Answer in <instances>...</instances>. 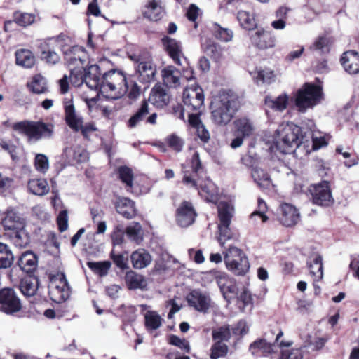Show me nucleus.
Returning <instances> with one entry per match:
<instances>
[{
    "instance_id": "10",
    "label": "nucleus",
    "mask_w": 359,
    "mask_h": 359,
    "mask_svg": "<svg viewBox=\"0 0 359 359\" xmlns=\"http://www.w3.org/2000/svg\"><path fill=\"white\" fill-rule=\"evenodd\" d=\"M308 191L311 196L314 204L328 206L333 202L331 190L327 181H322L318 184L310 185Z\"/></svg>"
},
{
    "instance_id": "59",
    "label": "nucleus",
    "mask_w": 359,
    "mask_h": 359,
    "mask_svg": "<svg viewBox=\"0 0 359 359\" xmlns=\"http://www.w3.org/2000/svg\"><path fill=\"white\" fill-rule=\"evenodd\" d=\"M168 145L175 150L176 151H180L183 147L182 140L175 135H171L166 139Z\"/></svg>"
},
{
    "instance_id": "38",
    "label": "nucleus",
    "mask_w": 359,
    "mask_h": 359,
    "mask_svg": "<svg viewBox=\"0 0 359 359\" xmlns=\"http://www.w3.org/2000/svg\"><path fill=\"white\" fill-rule=\"evenodd\" d=\"M237 19L240 25L248 30H252L256 27V21L253 15H250L249 12L240 10L237 13Z\"/></svg>"
},
{
    "instance_id": "23",
    "label": "nucleus",
    "mask_w": 359,
    "mask_h": 359,
    "mask_svg": "<svg viewBox=\"0 0 359 359\" xmlns=\"http://www.w3.org/2000/svg\"><path fill=\"white\" fill-rule=\"evenodd\" d=\"M341 65L346 72L351 74L359 72V54L354 50L346 51L341 58Z\"/></svg>"
},
{
    "instance_id": "3",
    "label": "nucleus",
    "mask_w": 359,
    "mask_h": 359,
    "mask_svg": "<svg viewBox=\"0 0 359 359\" xmlns=\"http://www.w3.org/2000/svg\"><path fill=\"white\" fill-rule=\"evenodd\" d=\"M276 133L274 144L276 149L283 154L288 153L290 148L298 147L306 137L302 134V128L292 123L281 124Z\"/></svg>"
},
{
    "instance_id": "45",
    "label": "nucleus",
    "mask_w": 359,
    "mask_h": 359,
    "mask_svg": "<svg viewBox=\"0 0 359 359\" xmlns=\"http://www.w3.org/2000/svg\"><path fill=\"white\" fill-rule=\"evenodd\" d=\"M205 53L215 61H219L224 57L222 48L215 43H210L204 48Z\"/></svg>"
},
{
    "instance_id": "32",
    "label": "nucleus",
    "mask_w": 359,
    "mask_h": 359,
    "mask_svg": "<svg viewBox=\"0 0 359 359\" xmlns=\"http://www.w3.org/2000/svg\"><path fill=\"white\" fill-rule=\"evenodd\" d=\"M28 89L36 94H42L48 92L46 79L41 74L34 75L30 82L27 83Z\"/></svg>"
},
{
    "instance_id": "14",
    "label": "nucleus",
    "mask_w": 359,
    "mask_h": 359,
    "mask_svg": "<svg viewBox=\"0 0 359 359\" xmlns=\"http://www.w3.org/2000/svg\"><path fill=\"white\" fill-rule=\"evenodd\" d=\"M251 43L259 50L272 48L276 46V37L270 32L258 29L250 34Z\"/></svg>"
},
{
    "instance_id": "9",
    "label": "nucleus",
    "mask_w": 359,
    "mask_h": 359,
    "mask_svg": "<svg viewBox=\"0 0 359 359\" xmlns=\"http://www.w3.org/2000/svg\"><path fill=\"white\" fill-rule=\"evenodd\" d=\"M233 128L235 137L230 144L233 149L240 147L243 143V140L249 137L255 131L253 122L247 117L237 118L233 121Z\"/></svg>"
},
{
    "instance_id": "53",
    "label": "nucleus",
    "mask_w": 359,
    "mask_h": 359,
    "mask_svg": "<svg viewBox=\"0 0 359 359\" xmlns=\"http://www.w3.org/2000/svg\"><path fill=\"white\" fill-rule=\"evenodd\" d=\"M274 345H272L266 341V340H259L255 341L250 345V349H257V351H260L262 353H271L273 350Z\"/></svg>"
},
{
    "instance_id": "33",
    "label": "nucleus",
    "mask_w": 359,
    "mask_h": 359,
    "mask_svg": "<svg viewBox=\"0 0 359 359\" xmlns=\"http://www.w3.org/2000/svg\"><path fill=\"white\" fill-rule=\"evenodd\" d=\"M28 189L37 196H44L49 191V186L44 179H33L28 182Z\"/></svg>"
},
{
    "instance_id": "25",
    "label": "nucleus",
    "mask_w": 359,
    "mask_h": 359,
    "mask_svg": "<svg viewBox=\"0 0 359 359\" xmlns=\"http://www.w3.org/2000/svg\"><path fill=\"white\" fill-rule=\"evenodd\" d=\"M149 101L157 107H163L169 102V95L161 84H156L152 88Z\"/></svg>"
},
{
    "instance_id": "62",
    "label": "nucleus",
    "mask_w": 359,
    "mask_h": 359,
    "mask_svg": "<svg viewBox=\"0 0 359 359\" xmlns=\"http://www.w3.org/2000/svg\"><path fill=\"white\" fill-rule=\"evenodd\" d=\"M197 173L193 172L191 175L184 174L182 182L188 187L198 189L199 184L198 180H196Z\"/></svg>"
},
{
    "instance_id": "11",
    "label": "nucleus",
    "mask_w": 359,
    "mask_h": 359,
    "mask_svg": "<svg viewBox=\"0 0 359 359\" xmlns=\"http://www.w3.org/2000/svg\"><path fill=\"white\" fill-rule=\"evenodd\" d=\"M21 309V302L13 289L4 287L0 290V311L13 314Z\"/></svg>"
},
{
    "instance_id": "55",
    "label": "nucleus",
    "mask_w": 359,
    "mask_h": 359,
    "mask_svg": "<svg viewBox=\"0 0 359 359\" xmlns=\"http://www.w3.org/2000/svg\"><path fill=\"white\" fill-rule=\"evenodd\" d=\"M267 209L266 203L261 198L258 199V210L253 212L250 217V219L256 220V216L260 215V219L262 222H265L268 220V217L265 215V212Z\"/></svg>"
},
{
    "instance_id": "13",
    "label": "nucleus",
    "mask_w": 359,
    "mask_h": 359,
    "mask_svg": "<svg viewBox=\"0 0 359 359\" xmlns=\"http://www.w3.org/2000/svg\"><path fill=\"white\" fill-rule=\"evenodd\" d=\"M130 59L135 62V76L141 83H149L156 74V69L150 60H144L138 56H130Z\"/></svg>"
},
{
    "instance_id": "15",
    "label": "nucleus",
    "mask_w": 359,
    "mask_h": 359,
    "mask_svg": "<svg viewBox=\"0 0 359 359\" xmlns=\"http://www.w3.org/2000/svg\"><path fill=\"white\" fill-rule=\"evenodd\" d=\"M197 214L192 204L188 201L182 202L177 209L176 221L177 224L187 228L195 222Z\"/></svg>"
},
{
    "instance_id": "41",
    "label": "nucleus",
    "mask_w": 359,
    "mask_h": 359,
    "mask_svg": "<svg viewBox=\"0 0 359 359\" xmlns=\"http://www.w3.org/2000/svg\"><path fill=\"white\" fill-rule=\"evenodd\" d=\"M39 287V280L34 274L24 276V295L31 297L35 294Z\"/></svg>"
},
{
    "instance_id": "12",
    "label": "nucleus",
    "mask_w": 359,
    "mask_h": 359,
    "mask_svg": "<svg viewBox=\"0 0 359 359\" xmlns=\"http://www.w3.org/2000/svg\"><path fill=\"white\" fill-rule=\"evenodd\" d=\"M183 102L188 110H200L204 103L203 89L198 85L186 88L183 93Z\"/></svg>"
},
{
    "instance_id": "40",
    "label": "nucleus",
    "mask_w": 359,
    "mask_h": 359,
    "mask_svg": "<svg viewBox=\"0 0 359 359\" xmlns=\"http://www.w3.org/2000/svg\"><path fill=\"white\" fill-rule=\"evenodd\" d=\"M330 39L325 36L317 37L313 43L310 46L309 50L319 52L320 54L328 53L330 51Z\"/></svg>"
},
{
    "instance_id": "17",
    "label": "nucleus",
    "mask_w": 359,
    "mask_h": 359,
    "mask_svg": "<svg viewBox=\"0 0 359 359\" xmlns=\"http://www.w3.org/2000/svg\"><path fill=\"white\" fill-rule=\"evenodd\" d=\"M279 220L287 227L296 225L300 219L298 210L291 204L284 203L279 208Z\"/></svg>"
},
{
    "instance_id": "60",
    "label": "nucleus",
    "mask_w": 359,
    "mask_h": 359,
    "mask_svg": "<svg viewBox=\"0 0 359 359\" xmlns=\"http://www.w3.org/2000/svg\"><path fill=\"white\" fill-rule=\"evenodd\" d=\"M111 257L113 259L115 264L121 269H126L128 268V259L124 257L122 254H115L114 251L111 252Z\"/></svg>"
},
{
    "instance_id": "30",
    "label": "nucleus",
    "mask_w": 359,
    "mask_h": 359,
    "mask_svg": "<svg viewBox=\"0 0 359 359\" xmlns=\"http://www.w3.org/2000/svg\"><path fill=\"white\" fill-rule=\"evenodd\" d=\"M198 190L199 194L208 201H214L218 194L216 185L209 179L200 182Z\"/></svg>"
},
{
    "instance_id": "8",
    "label": "nucleus",
    "mask_w": 359,
    "mask_h": 359,
    "mask_svg": "<svg viewBox=\"0 0 359 359\" xmlns=\"http://www.w3.org/2000/svg\"><path fill=\"white\" fill-rule=\"evenodd\" d=\"M48 288L50 299L56 303H62L69 297V287L63 273L51 277Z\"/></svg>"
},
{
    "instance_id": "19",
    "label": "nucleus",
    "mask_w": 359,
    "mask_h": 359,
    "mask_svg": "<svg viewBox=\"0 0 359 359\" xmlns=\"http://www.w3.org/2000/svg\"><path fill=\"white\" fill-rule=\"evenodd\" d=\"M117 212L126 219H132L137 215L135 202L126 197H118L114 203Z\"/></svg>"
},
{
    "instance_id": "1",
    "label": "nucleus",
    "mask_w": 359,
    "mask_h": 359,
    "mask_svg": "<svg viewBox=\"0 0 359 359\" xmlns=\"http://www.w3.org/2000/svg\"><path fill=\"white\" fill-rule=\"evenodd\" d=\"M86 86L110 99H118L126 93V76L121 72L111 70L102 75L98 65L89 66L85 71Z\"/></svg>"
},
{
    "instance_id": "58",
    "label": "nucleus",
    "mask_w": 359,
    "mask_h": 359,
    "mask_svg": "<svg viewBox=\"0 0 359 359\" xmlns=\"http://www.w3.org/2000/svg\"><path fill=\"white\" fill-rule=\"evenodd\" d=\"M212 337L215 340L218 341H227L231 337V332L228 326L219 327L212 333Z\"/></svg>"
},
{
    "instance_id": "49",
    "label": "nucleus",
    "mask_w": 359,
    "mask_h": 359,
    "mask_svg": "<svg viewBox=\"0 0 359 359\" xmlns=\"http://www.w3.org/2000/svg\"><path fill=\"white\" fill-rule=\"evenodd\" d=\"M290 344H284L283 341L280 343V346L288 347ZM280 359H302L301 351L297 348H285L281 352Z\"/></svg>"
},
{
    "instance_id": "2",
    "label": "nucleus",
    "mask_w": 359,
    "mask_h": 359,
    "mask_svg": "<svg viewBox=\"0 0 359 359\" xmlns=\"http://www.w3.org/2000/svg\"><path fill=\"white\" fill-rule=\"evenodd\" d=\"M239 108L238 96L232 92H220L212 98L210 104L211 118L217 125L226 126Z\"/></svg>"
},
{
    "instance_id": "34",
    "label": "nucleus",
    "mask_w": 359,
    "mask_h": 359,
    "mask_svg": "<svg viewBox=\"0 0 359 359\" xmlns=\"http://www.w3.org/2000/svg\"><path fill=\"white\" fill-rule=\"evenodd\" d=\"M145 15L153 21L161 19L163 15V10L161 6L160 0H150L147 6Z\"/></svg>"
},
{
    "instance_id": "36",
    "label": "nucleus",
    "mask_w": 359,
    "mask_h": 359,
    "mask_svg": "<svg viewBox=\"0 0 359 359\" xmlns=\"http://www.w3.org/2000/svg\"><path fill=\"white\" fill-rule=\"evenodd\" d=\"M145 326L148 330H156L162 325L163 318L154 311H148L144 314Z\"/></svg>"
},
{
    "instance_id": "56",
    "label": "nucleus",
    "mask_w": 359,
    "mask_h": 359,
    "mask_svg": "<svg viewBox=\"0 0 359 359\" xmlns=\"http://www.w3.org/2000/svg\"><path fill=\"white\" fill-rule=\"evenodd\" d=\"M16 24L18 26H22V13L20 11H16L13 14V20H6L4 22V29L5 32H11L13 25Z\"/></svg>"
},
{
    "instance_id": "16",
    "label": "nucleus",
    "mask_w": 359,
    "mask_h": 359,
    "mask_svg": "<svg viewBox=\"0 0 359 359\" xmlns=\"http://www.w3.org/2000/svg\"><path fill=\"white\" fill-rule=\"evenodd\" d=\"M189 304L198 311L206 313L211 306V299L207 292L199 290H192L187 297Z\"/></svg>"
},
{
    "instance_id": "61",
    "label": "nucleus",
    "mask_w": 359,
    "mask_h": 359,
    "mask_svg": "<svg viewBox=\"0 0 359 359\" xmlns=\"http://www.w3.org/2000/svg\"><path fill=\"white\" fill-rule=\"evenodd\" d=\"M170 344L180 348L187 352L189 351L190 347L188 341L185 339H180L176 335L170 336Z\"/></svg>"
},
{
    "instance_id": "28",
    "label": "nucleus",
    "mask_w": 359,
    "mask_h": 359,
    "mask_svg": "<svg viewBox=\"0 0 359 359\" xmlns=\"http://www.w3.org/2000/svg\"><path fill=\"white\" fill-rule=\"evenodd\" d=\"M65 59L69 66L79 67L83 65L85 53L81 47L73 46L69 51L65 52Z\"/></svg>"
},
{
    "instance_id": "51",
    "label": "nucleus",
    "mask_w": 359,
    "mask_h": 359,
    "mask_svg": "<svg viewBox=\"0 0 359 359\" xmlns=\"http://www.w3.org/2000/svg\"><path fill=\"white\" fill-rule=\"evenodd\" d=\"M69 41V38L66 34L61 33L57 36L48 39L46 44L49 48L55 46L63 48Z\"/></svg>"
},
{
    "instance_id": "20",
    "label": "nucleus",
    "mask_w": 359,
    "mask_h": 359,
    "mask_svg": "<svg viewBox=\"0 0 359 359\" xmlns=\"http://www.w3.org/2000/svg\"><path fill=\"white\" fill-rule=\"evenodd\" d=\"M163 44L172 60L182 65L181 58L184 57L180 42L168 36L162 39Z\"/></svg>"
},
{
    "instance_id": "52",
    "label": "nucleus",
    "mask_w": 359,
    "mask_h": 359,
    "mask_svg": "<svg viewBox=\"0 0 359 359\" xmlns=\"http://www.w3.org/2000/svg\"><path fill=\"white\" fill-rule=\"evenodd\" d=\"M274 72L269 69H265L257 72L255 80L257 83L261 81L262 83H270L274 81Z\"/></svg>"
},
{
    "instance_id": "57",
    "label": "nucleus",
    "mask_w": 359,
    "mask_h": 359,
    "mask_svg": "<svg viewBox=\"0 0 359 359\" xmlns=\"http://www.w3.org/2000/svg\"><path fill=\"white\" fill-rule=\"evenodd\" d=\"M127 83L128 96L130 100H135L140 94V87L137 85L136 81L129 80L128 81L126 79Z\"/></svg>"
},
{
    "instance_id": "27",
    "label": "nucleus",
    "mask_w": 359,
    "mask_h": 359,
    "mask_svg": "<svg viewBox=\"0 0 359 359\" xmlns=\"http://www.w3.org/2000/svg\"><path fill=\"white\" fill-rule=\"evenodd\" d=\"M289 97L286 94H281L276 97L268 95L264 99V103L267 108L277 111H284L288 104Z\"/></svg>"
},
{
    "instance_id": "29",
    "label": "nucleus",
    "mask_w": 359,
    "mask_h": 359,
    "mask_svg": "<svg viewBox=\"0 0 359 359\" xmlns=\"http://www.w3.org/2000/svg\"><path fill=\"white\" fill-rule=\"evenodd\" d=\"M21 218L13 210H8L5 217L2 220V224L6 229L8 230H22ZM20 231H16V236L20 238Z\"/></svg>"
},
{
    "instance_id": "44",
    "label": "nucleus",
    "mask_w": 359,
    "mask_h": 359,
    "mask_svg": "<svg viewBox=\"0 0 359 359\" xmlns=\"http://www.w3.org/2000/svg\"><path fill=\"white\" fill-rule=\"evenodd\" d=\"M119 178L126 184L128 191L133 186V173L130 168L126 166H121L118 168Z\"/></svg>"
},
{
    "instance_id": "22",
    "label": "nucleus",
    "mask_w": 359,
    "mask_h": 359,
    "mask_svg": "<svg viewBox=\"0 0 359 359\" xmlns=\"http://www.w3.org/2000/svg\"><path fill=\"white\" fill-rule=\"evenodd\" d=\"M132 266L135 269H143L149 266L152 262V256L144 248H139L130 255Z\"/></svg>"
},
{
    "instance_id": "42",
    "label": "nucleus",
    "mask_w": 359,
    "mask_h": 359,
    "mask_svg": "<svg viewBox=\"0 0 359 359\" xmlns=\"http://www.w3.org/2000/svg\"><path fill=\"white\" fill-rule=\"evenodd\" d=\"M13 262V255L7 245L0 243V269L10 267Z\"/></svg>"
},
{
    "instance_id": "18",
    "label": "nucleus",
    "mask_w": 359,
    "mask_h": 359,
    "mask_svg": "<svg viewBox=\"0 0 359 359\" xmlns=\"http://www.w3.org/2000/svg\"><path fill=\"white\" fill-rule=\"evenodd\" d=\"M65 120L67 126L74 131H79L83 118L76 113L72 100L65 99L64 100Z\"/></svg>"
},
{
    "instance_id": "48",
    "label": "nucleus",
    "mask_w": 359,
    "mask_h": 359,
    "mask_svg": "<svg viewBox=\"0 0 359 359\" xmlns=\"http://www.w3.org/2000/svg\"><path fill=\"white\" fill-rule=\"evenodd\" d=\"M215 36L222 41H231L233 36V32L227 28H223L218 25H215L214 29Z\"/></svg>"
},
{
    "instance_id": "54",
    "label": "nucleus",
    "mask_w": 359,
    "mask_h": 359,
    "mask_svg": "<svg viewBox=\"0 0 359 359\" xmlns=\"http://www.w3.org/2000/svg\"><path fill=\"white\" fill-rule=\"evenodd\" d=\"M35 167L38 171L45 173L49 168L48 157L44 154H37L35 157Z\"/></svg>"
},
{
    "instance_id": "64",
    "label": "nucleus",
    "mask_w": 359,
    "mask_h": 359,
    "mask_svg": "<svg viewBox=\"0 0 359 359\" xmlns=\"http://www.w3.org/2000/svg\"><path fill=\"white\" fill-rule=\"evenodd\" d=\"M57 221L59 230L61 232L66 231L68 228L67 211V210L61 211L57 216Z\"/></svg>"
},
{
    "instance_id": "37",
    "label": "nucleus",
    "mask_w": 359,
    "mask_h": 359,
    "mask_svg": "<svg viewBox=\"0 0 359 359\" xmlns=\"http://www.w3.org/2000/svg\"><path fill=\"white\" fill-rule=\"evenodd\" d=\"M24 272L27 275L34 274L38 266V257L31 251L24 252Z\"/></svg>"
},
{
    "instance_id": "4",
    "label": "nucleus",
    "mask_w": 359,
    "mask_h": 359,
    "mask_svg": "<svg viewBox=\"0 0 359 359\" xmlns=\"http://www.w3.org/2000/svg\"><path fill=\"white\" fill-rule=\"evenodd\" d=\"M222 248L224 260L227 269L237 276L245 274L249 270L250 264L244 252L233 245H228Z\"/></svg>"
},
{
    "instance_id": "7",
    "label": "nucleus",
    "mask_w": 359,
    "mask_h": 359,
    "mask_svg": "<svg viewBox=\"0 0 359 359\" xmlns=\"http://www.w3.org/2000/svg\"><path fill=\"white\" fill-rule=\"evenodd\" d=\"M54 126L43 121H24V133L30 143H34L42 138H51Z\"/></svg>"
},
{
    "instance_id": "43",
    "label": "nucleus",
    "mask_w": 359,
    "mask_h": 359,
    "mask_svg": "<svg viewBox=\"0 0 359 359\" xmlns=\"http://www.w3.org/2000/svg\"><path fill=\"white\" fill-rule=\"evenodd\" d=\"M323 259L320 255H317L309 265L310 274L315 280H319L323 278Z\"/></svg>"
},
{
    "instance_id": "47",
    "label": "nucleus",
    "mask_w": 359,
    "mask_h": 359,
    "mask_svg": "<svg viewBox=\"0 0 359 359\" xmlns=\"http://www.w3.org/2000/svg\"><path fill=\"white\" fill-rule=\"evenodd\" d=\"M87 265L94 272L99 274L100 276H103L107 274L111 266V263L109 262H88Z\"/></svg>"
},
{
    "instance_id": "21",
    "label": "nucleus",
    "mask_w": 359,
    "mask_h": 359,
    "mask_svg": "<svg viewBox=\"0 0 359 359\" xmlns=\"http://www.w3.org/2000/svg\"><path fill=\"white\" fill-rule=\"evenodd\" d=\"M163 84L168 88H175L180 86L181 72L175 67L168 65L161 70Z\"/></svg>"
},
{
    "instance_id": "5",
    "label": "nucleus",
    "mask_w": 359,
    "mask_h": 359,
    "mask_svg": "<svg viewBox=\"0 0 359 359\" xmlns=\"http://www.w3.org/2000/svg\"><path fill=\"white\" fill-rule=\"evenodd\" d=\"M217 210L219 220L218 242L222 248H225L227 246V241L235 238V235L230 228L234 208L231 204L221 201L217 205Z\"/></svg>"
},
{
    "instance_id": "35",
    "label": "nucleus",
    "mask_w": 359,
    "mask_h": 359,
    "mask_svg": "<svg viewBox=\"0 0 359 359\" xmlns=\"http://www.w3.org/2000/svg\"><path fill=\"white\" fill-rule=\"evenodd\" d=\"M255 182L262 189H268L271 184V178L267 172L259 168H254L251 172Z\"/></svg>"
},
{
    "instance_id": "24",
    "label": "nucleus",
    "mask_w": 359,
    "mask_h": 359,
    "mask_svg": "<svg viewBox=\"0 0 359 359\" xmlns=\"http://www.w3.org/2000/svg\"><path fill=\"white\" fill-rule=\"evenodd\" d=\"M125 281L130 290H143L147 286V281L144 276L132 270L126 273Z\"/></svg>"
},
{
    "instance_id": "39",
    "label": "nucleus",
    "mask_w": 359,
    "mask_h": 359,
    "mask_svg": "<svg viewBox=\"0 0 359 359\" xmlns=\"http://www.w3.org/2000/svg\"><path fill=\"white\" fill-rule=\"evenodd\" d=\"M149 104L146 101H144L140 108L137 110V111L132 116L128 121V126L130 128H135L137 126L141 121H143L144 117L149 114Z\"/></svg>"
},
{
    "instance_id": "63",
    "label": "nucleus",
    "mask_w": 359,
    "mask_h": 359,
    "mask_svg": "<svg viewBox=\"0 0 359 359\" xmlns=\"http://www.w3.org/2000/svg\"><path fill=\"white\" fill-rule=\"evenodd\" d=\"M42 57L47 63L52 65L56 64L60 60L59 55L56 52L50 50H43L42 52Z\"/></svg>"
},
{
    "instance_id": "31",
    "label": "nucleus",
    "mask_w": 359,
    "mask_h": 359,
    "mask_svg": "<svg viewBox=\"0 0 359 359\" xmlns=\"http://www.w3.org/2000/svg\"><path fill=\"white\" fill-rule=\"evenodd\" d=\"M128 239L137 245L141 244L144 240V232L142 225L138 222H133L128 225L125 230Z\"/></svg>"
},
{
    "instance_id": "46",
    "label": "nucleus",
    "mask_w": 359,
    "mask_h": 359,
    "mask_svg": "<svg viewBox=\"0 0 359 359\" xmlns=\"http://www.w3.org/2000/svg\"><path fill=\"white\" fill-rule=\"evenodd\" d=\"M228 353V346L222 341H217L212 346L210 358L219 359L224 358Z\"/></svg>"
},
{
    "instance_id": "50",
    "label": "nucleus",
    "mask_w": 359,
    "mask_h": 359,
    "mask_svg": "<svg viewBox=\"0 0 359 359\" xmlns=\"http://www.w3.org/2000/svg\"><path fill=\"white\" fill-rule=\"evenodd\" d=\"M308 126L310 128V133L309 135L311 136L312 138L313 142V149L314 150H317L320 149V147L327 145V142L325 138V137L321 136L320 134L318 135V134L314 133V132L312 130V127L314 126V123L313 121H309Z\"/></svg>"
},
{
    "instance_id": "26",
    "label": "nucleus",
    "mask_w": 359,
    "mask_h": 359,
    "mask_svg": "<svg viewBox=\"0 0 359 359\" xmlns=\"http://www.w3.org/2000/svg\"><path fill=\"white\" fill-rule=\"evenodd\" d=\"M217 284L226 300L231 299V294H235L237 291V287L233 279L226 275H221L217 278Z\"/></svg>"
},
{
    "instance_id": "6",
    "label": "nucleus",
    "mask_w": 359,
    "mask_h": 359,
    "mask_svg": "<svg viewBox=\"0 0 359 359\" xmlns=\"http://www.w3.org/2000/svg\"><path fill=\"white\" fill-rule=\"evenodd\" d=\"M322 98V88L314 84L306 83L298 90L294 102L298 111L304 113L308 109L320 103Z\"/></svg>"
}]
</instances>
